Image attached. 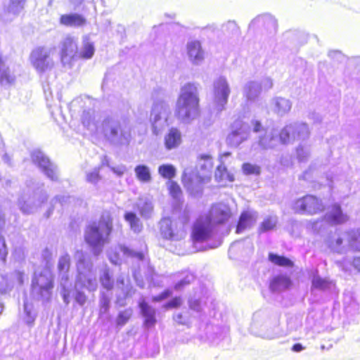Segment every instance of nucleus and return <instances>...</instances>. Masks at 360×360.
I'll return each instance as SVG.
<instances>
[{"mask_svg":"<svg viewBox=\"0 0 360 360\" xmlns=\"http://www.w3.org/2000/svg\"><path fill=\"white\" fill-rule=\"evenodd\" d=\"M130 319V314H129L127 311H121L118 314L116 323L117 326H124L127 323V321Z\"/></svg>","mask_w":360,"mask_h":360,"instance_id":"c9c22d12","label":"nucleus"},{"mask_svg":"<svg viewBox=\"0 0 360 360\" xmlns=\"http://www.w3.org/2000/svg\"><path fill=\"white\" fill-rule=\"evenodd\" d=\"M241 134L239 129L233 130L229 134V139L232 140L235 136H238Z\"/></svg>","mask_w":360,"mask_h":360,"instance_id":"8fccbe9b","label":"nucleus"},{"mask_svg":"<svg viewBox=\"0 0 360 360\" xmlns=\"http://www.w3.org/2000/svg\"><path fill=\"white\" fill-rule=\"evenodd\" d=\"M119 130L120 127H113L110 128L109 135L106 136L107 139L111 140L117 137L118 136Z\"/></svg>","mask_w":360,"mask_h":360,"instance_id":"79ce46f5","label":"nucleus"},{"mask_svg":"<svg viewBox=\"0 0 360 360\" xmlns=\"http://www.w3.org/2000/svg\"><path fill=\"white\" fill-rule=\"evenodd\" d=\"M188 221H189V217H188V216H184V219L181 221V223L183 225H184V224H186L188 222Z\"/></svg>","mask_w":360,"mask_h":360,"instance_id":"864d4df0","label":"nucleus"},{"mask_svg":"<svg viewBox=\"0 0 360 360\" xmlns=\"http://www.w3.org/2000/svg\"><path fill=\"white\" fill-rule=\"evenodd\" d=\"M255 222L252 212L249 210L243 211L239 217L236 232L242 233L244 230L252 226Z\"/></svg>","mask_w":360,"mask_h":360,"instance_id":"dca6fc26","label":"nucleus"},{"mask_svg":"<svg viewBox=\"0 0 360 360\" xmlns=\"http://www.w3.org/2000/svg\"><path fill=\"white\" fill-rule=\"evenodd\" d=\"M189 283V281H180L179 283H178L177 284L175 285L174 286V288L175 289H178L180 286L181 285H186V284H188Z\"/></svg>","mask_w":360,"mask_h":360,"instance_id":"603ef678","label":"nucleus"},{"mask_svg":"<svg viewBox=\"0 0 360 360\" xmlns=\"http://www.w3.org/2000/svg\"><path fill=\"white\" fill-rule=\"evenodd\" d=\"M135 173L137 179L141 182H148L151 179L149 169L146 165H137L135 167Z\"/></svg>","mask_w":360,"mask_h":360,"instance_id":"a878e982","label":"nucleus"},{"mask_svg":"<svg viewBox=\"0 0 360 360\" xmlns=\"http://www.w3.org/2000/svg\"><path fill=\"white\" fill-rule=\"evenodd\" d=\"M141 313L144 317V325L147 327H152L156 323L155 311L144 300L139 303Z\"/></svg>","mask_w":360,"mask_h":360,"instance_id":"ddd939ff","label":"nucleus"},{"mask_svg":"<svg viewBox=\"0 0 360 360\" xmlns=\"http://www.w3.org/2000/svg\"><path fill=\"white\" fill-rule=\"evenodd\" d=\"M59 22L66 27H82L86 23V20L80 14L70 13L61 15Z\"/></svg>","mask_w":360,"mask_h":360,"instance_id":"f8f14e48","label":"nucleus"},{"mask_svg":"<svg viewBox=\"0 0 360 360\" xmlns=\"http://www.w3.org/2000/svg\"><path fill=\"white\" fill-rule=\"evenodd\" d=\"M205 216L212 217V224H223L231 217V211L229 206L223 204L213 205Z\"/></svg>","mask_w":360,"mask_h":360,"instance_id":"6e6552de","label":"nucleus"},{"mask_svg":"<svg viewBox=\"0 0 360 360\" xmlns=\"http://www.w3.org/2000/svg\"><path fill=\"white\" fill-rule=\"evenodd\" d=\"M292 285L290 278L285 275H277L272 278L269 283V288L272 291L286 290Z\"/></svg>","mask_w":360,"mask_h":360,"instance_id":"a211bd4d","label":"nucleus"},{"mask_svg":"<svg viewBox=\"0 0 360 360\" xmlns=\"http://www.w3.org/2000/svg\"><path fill=\"white\" fill-rule=\"evenodd\" d=\"M100 281L101 283V285L106 290H109L112 289L114 285V281L108 271L104 272V274L101 276Z\"/></svg>","mask_w":360,"mask_h":360,"instance_id":"2f4dec72","label":"nucleus"},{"mask_svg":"<svg viewBox=\"0 0 360 360\" xmlns=\"http://www.w3.org/2000/svg\"><path fill=\"white\" fill-rule=\"evenodd\" d=\"M199 114V98L196 88L191 84H187L181 89L175 115L181 121H189L198 117Z\"/></svg>","mask_w":360,"mask_h":360,"instance_id":"f03ea898","label":"nucleus"},{"mask_svg":"<svg viewBox=\"0 0 360 360\" xmlns=\"http://www.w3.org/2000/svg\"><path fill=\"white\" fill-rule=\"evenodd\" d=\"M122 250L125 255L129 257H132L134 253V250L129 249L127 247H122Z\"/></svg>","mask_w":360,"mask_h":360,"instance_id":"a18cd8bd","label":"nucleus"},{"mask_svg":"<svg viewBox=\"0 0 360 360\" xmlns=\"http://www.w3.org/2000/svg\"><path fill=\"white\" fill-rule=\"evenodd\" d=\"M349 245L355 250L360 251V229L352 233L349 239Z\"/></svg>","mask_w":360,"mask_h":360,"instance_id":"473e14b6","label":"nucleus"},{"mask_svg":"<svg viewBox=\"0 0 360 360\" xmlns=\"http://www.w3.org/2000/svg\"><path fill=\"white\" fill-rule=\"evenodd\" d=\"M172 294V292L169 289H166L161 292L158 295L153 296L152 297V300L154 302H159L170 297Z\"/></svg>","mask_w":360,"mask_h":360,"instance_id":"4c0bfd02","label":"nucleus"},{"mask_svg":"<svg viewBox=\"0 0 360 360\" xmlns=\"http://www.w3.org/2000/svg\"><path fill=\"white\" fill-rule=\"evenodd\" d=\"M261 129V124L258 121H255L254 123V131L257 132Z\"/></svg>","mask_w":360,"mask_h":360,"instance_id":"3c124183","label":"nucleus"},{"mask_svg":"<svg viewBox=\"0 0 360 360\" xmlns=\"http://www.w3.org/2000/svg\"><path fill=\"white\" fill-rule=\"evenodd\" d=\"M145 255L144 253L142 252H136L134 251V253L133 255L132 258H136L138 260L142 261L144 259Z\"/></svg>","mask_w":360,"mask_h":360,"instance_id":"de8ad7c7","label":"nucleus"},{"mask_svg":"<svg viewBox=\"0 0 360 360\" xmlns=\"http://www.w3.org/2000/svg\"><path fill=\"white\" fill-rule=\"evenodd\" d=\"M124 219L129 223L131 229L135 233H139L143 229L142 223L132 212H127L124 214Z\"/></svg>","mask_w":360,"mask_h":360,"instance_id":"4be33fe9","label":"nucleus"},{"mask_svg":"<svg viewBox=\"0 0 360 360\" xmlns=\"http://www.w3.org/2000/svg\"><path fill=\"white\" fill-rule=\"evenodd\" d=\"M75 1L80 4V3H82L84 0H75Z\"/></svg>","mask_w":360,"mask_h":360,"instance_id":"4d7b16f0","label":"nucleus"},{"mask_svg":"<svg viewBox=\"0 0 360 360\" xmlns=\"http://www.w3.org/2000/svg\"><path fill=\"white\" fill-rule=\"evenodd\" d=\"M42 172L45 174V175L49 178L51 181H57L58 176L56 172L52 165V163L49 165L46 168H45Z\"/></svg>","mask_w":360,"mask_h":360,"instance_id":"e433bc0d","label":"nucleus"},{"mask_svg":"<svg viewBox=\"0 0 360 360\" xmlns=\"http://www.w3.org/2000/svg\"><path fill=\"white\" fill-rule=\"evenodd\" d=\"M182 299L181 297H174L169 301L165 303L162 307L165 309H177L182 304Z\"/></svg>","mask_w":360,"mask_h":360,"instance_id":"72a5a7b5","label":"nucleus"},{"mask_svg":"<svg viewBox=\"0 0 360 360\" xmlns=\"http://www.w3.org/2000/svg\"><path fill=\"white\" fill-rule=\"evenodd\" d=\"M95 53L94 44L91 41L88 36L83 37L82 39V50L80 52H75V54L71 56V59H91Z\"/></svg>","mask_w":360,"mask_h":360,"instance_id":"9b49d317","label":"nucleus"},{"mask_svg":"<svg viewBox=\"0 0 360 360\" xmlns=\"http://www.w3.org/2000/svg\"><path fill=\"white\" fill-rule=\"evenodd\" d=\"M110 307V300L107 297H103L100 302L101 312L105 314L108 312Z\"/></svg>","mask_w":360,"mask_h":360,"instance_id":"58836bf2","label":"nucleus"},{"mask_svg":"<svg viewBox=\"0 0 360 360\" xmlns=\"http://www.w3.org/2000/svg\"><path fill=\"white\" fill-rule=\"evenodd\" d=\"M158 172L165 179H171L176 175V169L172 165H162L158 167Z\"/></svg>","mask_w":360,"mask_h":360,"instance_id":"bb28decb","label":"nucleus"},{"mask_svg":"<svg viewBox=\"0 0 360 360\" xmlns=\"http://www.w3.org/2000/svg\"><path fill=\"white\" fill-rule=\"evenodd\" d=\"M180 224V221L169 217L162 219L160 226V233L162 238L176 242L185 239L186 230Z\"/></svg>","mask_w":360,"mask_h":360,"instance_id":"20e7f679","label":"nucleus"},{"mask_svg":"<svg viewBox=\"0 0 360 360\" xmlns=\"http://www.w3.org/2000/svg\"><path fill=\"white\" fill-rule=\"evenodd\" d=\"M210 176H200L198 172L191 174H183L181 181L184 186L188 189L193 188L194 185H200L210 181Z\"/></svg>","mask_w":360,"mask_h":360,"instance_id":"9d476101","label":"nucleus"},{"mask_svg":"<svg viewBox=\"0 0 360 360\" xmlns=\"http://www.w3.org/2000/svg\"><path fill=\"white\" fill-rule=\"evenodd\" d=\"M331 281L327 278L321 277L318 274V270H315L311 279V288L314 289L324 290L330 287Z\"/></svg>","mask_w":360,"mask_h":360,"instance_id":"5701e85b","label":"nucleus"},{"mask_svg":"<svg viewBox=\"0 0 360 360\" xmlns=\"http://www.w3.org/2000/svg\"><path fill=\"white\" fill-rule=\"evenodd\" d=\"M176 319L180 320L182 319V314H178L176 316Z\"/></svg>","mask_w":360,"mask_h":360,"instance_id":"6e6d98bb","label":"nucleus"},{"mask_svg":"<svg viewBox=\"0 0 360 360\" xmlns=\"http://www.w3.org/2000/svg\"><path fill=\"white\" fill-rule=\"evenodd\" d=\"M296 212L307 214H315L323 210L321 200L312 195H306L297 199L293 204Z\"/></svg>","mask_w":360,"mask_h":360,"instance_id":"423d86ee","label":"nucleus"},{"mask_svg":"<svg viewBox=\"0 0 360 360\" xmlns=\"http://www.w3.org/2000/svg\"><path fill=\"white\" fill-rule=\"evenodd\" d=\"M214 178L217 182H233L235 179L233 174L229 172L224 162L217 167Z\"/></svg>","mask_w":360,"mask_h":360,"instance_id":"aec40b11","label":"nucleus"},{"mask_svg":"<svg viewBox=\"0 0 360 360\" xmlns=\"http://www.w3.org/2000/svg\"><path fill=\"white\" fill-rule=\"evenodd\" d=\"M14 276L18 285H22L26 279L25 274L23 271L17 270L14 272Z\"/></svg>","mask_w":360,"mask_h":360,"instance_id":"ea45409f","label":"nucleus"},{"mask_svg":"<svg viewBox=\"0 0 360 360\" xmlns=\"http://www.w3.org/2000/svg\"><path fill=\"white\" fill-rule=\"evenodd\" d=\"M86 181L91 184H96L101 179L99 169H95L92 172H89L86 176Z\"/></svg>","mask_w":360,"mask_h":360,"instance_id":"f704fd0d","label":"nucleus"},{"mask_svg":"<svg viewBox=\"0 0 360 360\" xmlns=\"http://www.w3.org/2000/svg\"><path fill=\"white\" fill-rule=\"evenodd\" d=\"M304 347L300 343H296L292 345V350L295 352H300L304 349Z\"/></svg>","mask_w":360,"mask_h":360,"instance_id":"09e8293b","label":"nucleus"},{"mask_svg":"<svg viewBox=\"0 0 360 360\" xmlns=\"http://www.w3.org/2000/svg\"><path fill=\"white\" fill-rule=\"evenodd\" d=\"M213 236V225L210 216L201 215L193 223L189 240L193 245L208 241Z\"/></svg>","mask_w":360,"mask_h":360,"instance_id":"7ed1b4c3","label":"nucleus"},{"mask_svg":"<svg viewBox=\"0 0 360 360\" xmlns=\"http://www.w3.org/2000/svg\"><path fill=\"white\" fill-rule=\"evenodd\" d=\"M325 219L330 225H340L349 220L347 214L343 213L340 204L335 203L331 205L330 210L325 216Z\"/></svg>","mask_w":360,"mask_h":360,"instance_id":"1a4fd4ad","label":"nucleus"},{"mask_svg":"<svg viewBox=\"0 0 360 360\" xmlns=\"http://www.w3.org/2000/svg\"><path fill=\"white\" fill-rule=\"evenodd\" d=\"M242 171L245 175H259L261 172V168L259 165L245 162L242 165Z\"/></svg>","mask_w":360,"mask_h":360,"instance_id":"c85d7f7f","label":"nucleus"},{"mask_svg":"<svg viewBox=\"0 0 360 360\" xmlns=\"http://www.w3.org/2000/svg\"><path fill=\"white\" fill-rule=\"evenodd\" d=\"M279 138L283 143H287L290 140V134L285 130L281 131Z\"/></svg>","mask_w":360,"mask_h":360,"instance_id":"37998d69","label":"nucleus"},{"mask_svg":"<svg viewBox=\"0 0 360 360\" xmlns=\"http://www.w3.org/2000/svg\"><path fill=\"white\" fill-rule=\"evenodd\" d=\"M53 287L54 276L50 269H46L32 278L31 288L41 297L50 296Z\"/></svg>","mask_w":360,"mask_h":360,"instance_id":"39448f33","label":"nucleus"},{"mask_svg":"<svg viewBox=\"0 0 360 360\" xmlns=\"http://www.w3.org/2000/svg\"><path fill=\"white\" fill-rule=\"evenodd\" d=\"M32 162L41 170H44L51 164L50 160L46 156L41 153H37L34 155L32 156Z\"/></svg>","mask_w":360,"mask_h":360,"instance_id":"cd10ccee","label":"nucleus"},{"mask_svg":"<svg viewBox=\"0 0 360 360\" xmlns=\"http://www.w3.org/2000/svg\"><path fill=\"white\" fill-rule=\"evenodd\" d=\"M63 297L64 302H65L66 304H68V303H69V300H68V295H65V294H64Z\"/></svg>","mask_w":360,"mask_h":360,"instance_id":"5fc2aeb1","label":"nucleus"},{"mask_svg":"<svg viewBox=\"0 0 360 360\" xmlns=\"http://www.w3.org/2000/svg\"><path fill=\"white\" fill-rule=\"evenodd\" d=\"M75 299L79 305H84L86 302V296L83 292H77Z\"/></svg>","mask_w":360,"mask_h":360,"instance_id":"a19ab883","label":"nucleus"},{"mask_svg":"<svg viewBox=\"0 0 360 360\" xmlns=\"http://www.w3.org/2000/svg\"><path fill=\"white\" fill-rule=\"evenodd\" d=\"M218 99L222 104L227 102L230 93V89L227 82L225 80L219 81L217 87Z\"/></svg>","mask_w":360,"mask_h":360,"instance_id":"b1692460","label":"nucleus"},{"mask_svg":"<svg viewBox=\"0 0 360 360\" xmlns=\"http://www.w3.org/2000/svg\"><path fill=\"white\" fill-rule=\"evenodd\" d=\"M275 227L276 222L271 217H267L264 219L260 224L258 229V232L259 233H262L273 230Z\"/></svg>","mask_w":360,"mask_h":360,"instance_id":"7c9ffc66","label":"nucleus"},{"mask_svg":"<svg viewBox=\"0 0 360 360\" xmlns=\"http://www.w3.org/2000/svg\"><path fill=\"white\" fill-rule=\"evenodd\" d=\"M113 231V217L109 212L103 213L98 221L89 224L84 238L96 255L100 254L105 243H108Z\"/></svg>","mask_w":360,"mask_h":360,"instance_id":"f257e3e1","label":"nucleus"},{"mask_svg":"<svg viewBox=\"0 0 360 360\" xmlns=\"http://www.w3.org/2000/svg\"><path fill=\"white\" fill-rule=\"evenodd\" d=\"M268 259L276 266L285 268H292L294 266V262L290 258L274 252H269L268 254Z\"/></svg>","mask_w":360,"mask_h":360,"instance_id":"412c9836","label":"nucleus"},{"mask_svg":"<svg viewBox=\"0 0 360 360\" xmlns=\"http://www.w3.org/2000/svg\"><path fill=\"white\" fill-rule=\"evenodd\" d=\"M168 191L169 195L175 199H178L182 195V191L180 186L174 181L168 182Z\"/></svg>","mask_w":360,"mask_h":360,"instance_id":"c756f323","label":"nucleus"},{"mask_svg":"<svg viewBox=\"0 0 360 360\" xmlns=\"http://www.w3.org/2000/svg\"><path fill=\"white\" fill-rule=\"evenodd\" d=\"M122 250L125 255L129 257H132L134 253V250L129 249L127 247H122Z\"/></svg>","mask_w":360,"mask_h":360,"instance_id":"c03bdc74","label":"nucleus"},{"mask_svg":"<svg viewBox=\"0 0 360 360\" xmlns=\"http://www.w3.org/2000/svg\"><path fill=\"white\" fill-rule=\"evenodd\" d=\"M165 146L167 150L177 148L181 142L180 131L175 127L169 129L164 139Z\"/></svg>","mask_w":360,"mask_h":360,"instance_id":"2eb2a0df","label":"nucleus"},{"mask_svg":"<svg viewBox=\"0 0 360 360\" xmlns=\"http://www.w3.org/2000/svg\"><path fill=\"white\" fill-rule=\"evenodd\" d=\"M186 49L188 58L193 64H198L203 60L204 54L199 41L189 42Z\"/></svg>","mask_w":360,"mask_h":360,"instance_id":"4468645a","label":"nucleus"},{"mask_svg":"<svg viewBox=\"0 0 360 360\" xmlns=\"http://www.w3.org/2000/svg\"><path fill=\"white\" fill-rule=\"evenodd\" d=\"M30 60L32 66L39 72L50 70L53 63L50 58V52L44 46H37L30 53Z\"/></svg>","mask_w":360,"mask_h":360,"instance_id":"0eeeda50","label":"nucleus"},{"mask_svg":"<svg viewBox=\"0 0 360 360\" xmlns=\"http://www.w3.org/2000/svg\"><path fill=\"white\" fill-rule=\"evenodd\" d=\"M151 124L153 127V134L158 135L160 133V129L158 125V122L162 119L160 112L159 110L158 104H155L151 110Z\"/></svg>","mask_w":360,"mask_h":360,"instance_id":"393cba45","label":"nucleus"},{"mask_svg":"<svg viewBox=\"0 0 360 360\" xmlns=\"http://www.w3.org/2000/svg\"><path fill=\"white\" fill-rule=\"evenodd\" d=\"M282 102H285V103H288L287 101H285V100H282L281 101Z\"/></svg>","mask_w":360,"mask_h":360,"instance_id":"13d9d810","label":"nucleus"},{"mask_svg":"<svg viewBox=\"0 0 360 360\" xmlns=\"http://www.w3.org/2000/svg\"><path fill=\"white\" fill-rule=\"evenodd\" d=\"M15 81V77L6 65L5 60L1 53H0V84L11 85Z\"/></svg>","mask_w":360,"mask_h":360,"instance_id":"f3484780","label":"nucleus"},{"mask_svg":"<svg viewBox=\"0 0 360 360\" xmlns=\"http://www.w3.org/2000/svg\"><path fill=\"white\" fill-rule=\"evenodd\" d=\"M352 264L354 266V267L359 271L360 272V256L359 257H355L353 259V262H352Z\"/></svg>","mask_w":360,"mask_h":360,"instance_id":"49530a36","label":"nucleus"},{"mask_svg":"<svg viewBox=\"0 0 360 360\" xmlns=\"http://www.w3.org/2000/svg\"><path fill=\"white\" fill-rule=\"evenodd\" d=\"M77 48V42L75 39L72 37H67L62 43V47L60 50V59L64 60L71 53L75 54Z\"/></svg>","mask_w":360,"mask_h":360,"instance_id":"6ab92c4d","label":"nucleus"}]
</instances>
